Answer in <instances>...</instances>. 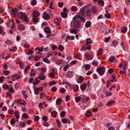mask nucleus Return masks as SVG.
Returning a JSON list of instances; mask_svg holds the SVG:
<instances>
[{"label": "nucleus", "instance_id": "nucleus-54", "mask_svg": "<svg viewBox=\"0 0 130 130\" xmlns=\"http://www.w3.org/2000/svg\"><path fill=\"white\" fill-rule=\"evenodd\" d=\"M19 126L20 127L22 126V127H24L25 126V122H23L22 123L21 122L19 124Z\"/></svg>", "mask_w": 130, "mask_h": 130}, {"label": "nucleus", "instance_id": "nucleus-44", "mask_svg": "<svg viewBox=\"0 0 130 130\" xmlns=\"http://www.w3.org/2000/svg\"><path fill=\"white\" fill-rule=\"evenodd\" d=\"M114 102V101H113L108 102L107 103L106 105L108 107L110 106Z\"/></svg>", "mask_w": 130, "mask_h": 130}, {"label": "nucleus", "instance_id": "nucleus-43", "mask_svg": "<svg viewBox=\"0 0 130 130\" xmlns=\"http://www.w3.org/2000/svg\"><path fill=\"white\" fill-rule=\"evenodd\" d=\"M5 43L7 45H9L12 44L11 41L9 40H7L6 41Z\"/></svg>", "mask_w": 130, "mask_h": 130}, {"label": "nucleus", "instance_id": "nucleus-51", "mask_svg": "<svg viewBox=\"0 0 130 130\" xmlns=\"http://www.w3.org/2000/svg\"><path fill=\"white\" fill-rule=\"evenodd\" d=\"M81 99V98L80 96L77 97L75 99V101L76 103L78 102Z\"/></svg>", "mask_w": 130, "mask_h": 130}, {"label": "nucleus", "instance_id": "nucleus-26", "mask_svg": "<svg viewBox=\"0 0 130 130\" xmlns=\"http://www.w3.org/2000/svg\"><path fill=\"white\" fill-rule=\"evenodd\" d=\"M33 88L34 90L35 94L36 95L38 94L39 93V90H38V88H35V86H33Z\"/></svg>", "mask_w": 130, "mask_h": 130}, {"label": "nucleus", "instance_id": "nucleus-22", "mask_svg": "<svg viewBox=\"0 0 130 130\" xmlns=\"http://www.w3.org/2000/svg\"><path fill=\"white\" fill-rule=\"evenodd\" d=\"M43 61L48 64H49L50 62V60L46 57L44 58L43 59Z\"/></svg>", "mask_w": 130, "mask_h": 130}, {"label": "nucleus", "instance_id": "nucleus-48", "mask_svg": "<svg viewBox=\"0 0 130 130\" xmlns=\"http://www.w3.org/2000/svg\"><path fill=\"white\" fill-rule=\"evenodd\" d=\"M21 100V99H19L17 100H16L14 101L13 103L15 104H18L19 103Z\"/></svg>", "mask_w": 130, "mask_h": 130}, {"label": "nucleus", "instance_id": "nucleus-39", "mask_svg": "<svg viewBox=\"0 0 130 130\" xmlns=\"http://www.w3.org/2000/svg\"><path fill=\"white\" fill-rule=\"evenodd\" d=\"M77 10V8L75 6H73L72 7L71 10L73 11H75Z\"/></svg>", "mask_w": 130, "mask_h": 130}, {"label": "nucleus", "instance_id": "nucleus-34", "mask_svg": "<svg viewBox=\"0 0 130 130\" xmlns=\"http://www.w3.org/2000/svg\"><path fill=\"white\" fill-rule=\"evenodd\" d=\"M56 122L57 123L58 127L59 128H61V125L60 121L58 119H57Z\"/></svg>", "mask_w": 130, "mask_h": 130}, {"label": "nucleus", "instance_id": "nucleus-60", "mask_svg": "<svg viewBox=\"0 0 130 130\" xmlns=\"http://www.w3.org/2000/svg\"><path fill=\"white\" fill-rule=\"evenodd\" d=\"M63 5V3H60V2H58V6L60 7H62Z\"/></svg>", "mask_w": 130, "mask_h": 130}, {"label": "nucleus", "instance_id": "nucleus-52", "mask_svg": "<svg viewBox=\"0 0 130 130\" xmlns=\"http://www.w3.org/2000/svg\"><path fill=\"white\" fill-rule=\"evenodd\" d=\"M50 77L52 78H54L55 77V76L53 73L51 72L49 74Z\"/></svg>", "mask_w": 130, "mask_h": 130}, {"label": "nucleus", "instance_id": "nucleus-10", "mask_svg": "<svg viewBox=\"0 0 130 130\" xmlns=\"http://www.w3.org/2000/svg\"><path fill=\"white\" fill-rule=\"evenodd\" d=\"M42 17L44 19H48L50 18L49 15L45 11H44L42 16Z\"/></svg>", "mask_w": 130, "mask_h": 130}, {"label": "nucleus", "instance_id": "nucleus-7", "mask_svg": "<svg viewBox=\"0 0 130 130\" xmlns=\"http://www.w3.org/2000/svg\"><path fill=\"white\" fill-rule=\"evenodd\" d=\"M61 22L60 19L58 18H55L54 21V23L57 25H59Z\"/></svg>", "mask_w": 130, "mask_h": 130}, {"label": "nucleus", "instance_id": "nucleus-38", "mask_svg": "<svg viewBox=\"0 0 130 130\" xmlns=\"http://www.w3.org/2000/svg\"><path fill=\"white\" fill-rule=\"evenodd\" d=\"M10 123L11 125H14L15 122V120L13 118H12L10 120Z\"/></svg>", "mask_w": 130, "mask_h": 130}, {"label": "nucleus", "instance_id": "nucleus-35", "mask_svg": "<svg viewBox=\"0 0 130 130\" xmlns=\"http://www.w3.org/2000/svg\"><path fill=\"white\" fill-rule=\"evenodd\" d=\"M12 77L13 78H16V80L20 78V76L17 74H14L12 76Z\"/></svg>", "mask_w": 130, "mask_h": 130}, {"label": "nucleus", "instance_id": "nucleus-32", "mask_svg": "<svg viewBox=\"0 0 130 130\" xmlns=\"http://www.w3.org/2000/svg\"><path fill=\"white\" fill-rule=\"evenodd\" d=\"M115 59V57L113 56H112L110 57L109 58L108 60L109 62H111L113 61Z\"/></svg>", "mask_w": 130, "mask_h": 130}, {"label": "nucleus", "instance_id": "nucleus-46", "mask_svg": "<svg viewBox=\"0 0 130 130\" xmlns=\"http://www.w3.org/2000/svg\"><path fill=\"white\" fill-rule=\"evenodd\" d=\"M10 71H5L3 72V74L5 75H7L9 74Z\"/></svg>", "mask_w": 130, "mask_h": 130}, {"label": "nucleus", "instance_id": "nucleus-8", "mask_svg": "<svg viewBox=\"0 0 130 130\" xmlns=\"http://www.w3.org/2000/svg\"><path fill=\"white\" fill-rule=\"evenodd\" d=\"M84 57L87 60H91L93 58V57L89 54H85Z\"/></svg>", "mask_w": 130, "mask_h": 130}, {"label": "nucleus", "instance_id": "nucleus-40", "mask_svg": "<svg viewBox=\"0 0 130 130\" xmlns=\"http://www.w3.org/2000/svg\"><path fill=\"white\" fill-rule=\"evenodd\" d=\"M78 86L77 85L76 86L73 88V91L75 92H77L78 91Z\"/></svg>", "mask_w": 130, "mask_h": 130}, {"label": "nucleus", "instance_id": "nucleus-33", "mask_svg": "<svg viewBox=\"0 0 130 130\" xmlns=\"http://www.w3.org/2000/svg\"><path fill=\"white\" fill-rule=\"evenodd\" d=\"M33 21L34 24H36L38 22V20L37 17H34L33 18Z\"/></svg>", "mask_w": 130, "mask_h": 130}, {"label": "nucleus", "instance_id": "nucleus-25", "mask_svg": "<svg viewBox=\"0 0 130 130\" xmlns=\"http://www.w3.org/2000/svg\"><path fill=\"white\" fill-rule=\"evenodd\" d=\"M98 3L101 6H103L104 5V2L102 0H100L98 1Z\"/></svg>", "mask_w": 130, "mask_h": 130}, {"label": "nucleus", "instance_id": "nucleus-58", "mask_svg": "<svg viewBox=\"0 0 130 130\" xmlns=\"http://www.w3.org/2000/svg\"><path fill=\"white\" fill-rule=\"evenodd\" d=\"M9 91L12 93H13L14 92V89L12 87H10L9 89Z\"/></svg>", "mask_w": 130, "mask_h": 130}, {"label": "nucleus", "instance_id": "nucleus-18", "mask_svg": "<svg viewBox=\"0 0 130 130\" xmlns=\"http://www.w3.org/2000/svg\"><path fill=\"white\" fill-rule=\"evenodd\" d=\"M84 80V78L81 76H79V78L78 80L77 81V82L78 83H80L82 82Z\"/></svg>", "mask_w": 130, "mask_h": 130}, {"label": "nucleus", "instance_id": "nucleus-53", "mask_svg": "<svg viewBox=\"0 0 130 130\" xmlns=\"http://www.w3.org/2000/svg\"><path fill=\"white\" fill-rule=\"evenodd\" d=\"M105 16L107 18L110 19L111 18V17L110 14L108 13H106L105 14Z\"/></svg>", "mask_w": 130, "mask_h": 130}, {"label": "nucleus", "instance_id": "nucleus-37", "mask_svg": "<svg viewBox=\"0 0 130 130\" xmlns=\"http://www.w3.org/2000/svg\"><path fill=\"white\" fill-rule=\"evenodd\" d=\"M64 47L62 45H59L58 48L60 50L61 52H62L64 49Z\"/></svg>", "mask_w": 130, "mask_h": 130}, {"label": "nucleus", "instance_id": "nucleus-13", "mask_svg": "<svg viewBox=\"0 0 130 130\" xmlns=\"http://www.w3.org/2000/svg\"><path fill=\"white\" fill-rule=\"evenodd\" d=\"M41 74L39 76L38 78L40 80H44L45 79V76L43 73H41Z\"/></svg>", "mask_w": 130, "mask_h": 130}, {"label": "nucleus", "instance_id": "nucleus-55", "mask_svg": "<svg viewBox=\"0 0 130 130\" xmlns=\"http://www.w3.org/2000/svg\"><path fill=\"white\" fill-rule=\"evenodd\" d=\"M60 92L62 93H64L66 91V89L64 88H63L60 89Z\"/></svg>", "mask_w": 130, "mask_h": 130}, {"label": "nucleus", "instance_id": "nucleus-63", "mask_svg": "<svg viewBox=\"0 0 130 130\" xmlns=\"http://www.w3.org/2000/svg\"><path fill=\"white\" fill-rule=\"evenodd\" d=\"M113 72V70L112 68H110L108 71V73L110 74H111Z\"/></svg>", "mask_w": 130, "mask_h": 130}, {"label": "nucleus", "instance_id": "nucleus-11", "mask_svg": "<svg viewBox=\"0 0 130 130\" xmlns=\"http://www.w3.org/2000/svg\"><path fill=\"white\" fill-rule=\"evenodd\" d=\"M24 15V14L22 13L21 12H19L18 13L17 16L16 15V16L17 18L22 19Z\"/></svg>", "mask_w": 130, "mask_h": 130}, {"label": "nucleus", "instance_id": "nucleus-17", "mask_svg": "<svg viewBox=\"0 0 130 130\" xmlns=\"http://www.w3.org/2000/svg\"><path fill=\"white\" fill-rule=\"evenodd\" d=\"M86 87V84L84 83L80 86V88L82 90H85Z\"/></svg>", "mask_w": 130, "mask_h": 130}, {"label": "nucleus", "instance_id": "nucleus-23", "mask_svg": "<svg viewBox=\"0 0 130 130\" xmlns=\"http://www.w3.org/2000/svg\"><path fill=\"white\" fill-rule=\"evenodd\" d=\"M62 102V99L61 98H58L56 101V104L57 105L60 104Z\"/></svg>", "mask_w": 130, "mask_h": 130}, {"label": "nucleus", "instance_id": "nucleus-4", "mask_svg": "<svg viewBox=\"0 0 130 130\" xmlns=\"http://www.w3.org/2000/svg\"><path fill=\"white\" fill-rule=\"evenodd\" d=\"M12 12V16L14 17H15L17 15V12L18 11V9L17 8H15L14 9H12L11 10Z\"/></svg>", "mask_w": 130, "mask_h": 130}, {"label": "nucleus", "instance_id": "nucleus-27", "mask_svg": "<svg viewBox=\"0 0 130 130\" xmlns=\"http://www.w3.org/2000/svg\"><path fill=\"white\" fill-rule=\"evenodd\" d=\"M57 114V112L56 111H54L52 112L51 113V116L54 118H55L56 117Z\"/></svg>", "mask_w": 130, "mask_h": 130}, {"label": "nucleus", "instance_id": "nucleus-1", "mask_svg": "<svg viewBox=\"0 0 130 130\" xmlns=\"http://www.w3.org/2000/svg\"><path fill=\"white\" fill-rule=\"evenodd\" d=\"M86 7H84L81 8L79 12L73 18V28L77 29L80 27L81 26V21L83 22L85 21L84 17L88 19L91 17L92 15L90 10L88 9L86 10L85 9Z\"/></svg>", "mask_w": 130, "mask_h": 130}, {"label": "nucleus", "instance_id": "nucleus-15", "mask_svg": "<svg viewBox=\"0 0 130 130\" xmlns=\"http://www.w3.org/2000/svg\"><path fill=\"white\" fill-rule=\"evenodd\" d=\"M77 30L74 29H71L70 30V32L71 34H76L77 32Z\"/></svg>", "mask_w": 130, "mask_h": 130}, {"label": "nucleus", "instance_id": "nucleus-20", "mask_svg": "<svg viewBox=\"0 0 130 130\" xmlns=\"http://www.w3.org/2000/svg\"><path fill=\"white\" fill-rule=\"evenodd\" d=\"M91 24V23L90 21H87L86 23L85 24V26L89 28L90 27Z\"/></svg>", "mask_w": 130, "mask_h": 130}, {"label": "nucleus", "instance_id": "nucleus-50", "mask_svg": "<svg viewBox=\"0 0 130 130\" xmlns=\"http://www.w3.org/2000/svg\"><path fill=\"white\" fill-rule=\"evenodd\" d=\"M85 68L86 70H89L90 68V66L89 64H87L85 66Z\"/></svg>", "mask_w": 130, "mask_h": 130}, {"label": "nucleus", "instance_id": "nucleus-28", "mask_svg": "<svg viewBox=\"0 0 130 130\" xmlns=\"http://www.w3.org/2000/svg\"><path fill=\"white\" fill-rule=\"evenodd\" d=\"M18 28L20 30H24L25 27L24 26L22 25H21L18 26Z\"/></svg>", "mask_w": 130, "mask_h": 130}, {"label": "nucleus", "instance_id": "nucleus-12", "mask_svg": "<svg viewBox=\"0 0 130 130\" xmlns=\"http://www.w3.org/2000/svg\"><path fill=\"white\" fill-rule=\"evenodd\" d=\"M62 122L64 124H66L68 123H69L70 122V121L68 118H64L62 119Z\"/></svg>", "mask_w": 130, "mask_h": 130}, {"label": "nucleus", "instance_id": "nucleus-62", "mask_svg": "<svg viewBox=\"0 0 130 130\" xmlns=\"http://www.w3.org/2000/svg\"><path fill=\"white\" fill-rule=\"evenodd\" d=\"M20 86V84L18 83H17L16 84H15L14 85V88L16 89H18Z\"/></svg>", "mask_w": 130, "mask_h": 130}, {"label": "nucleus", "instance_id": "nucleus-47", "mask_svg": "<svg viewBox=\"0 0 130 130\" xmlns=\"http://www.w3.org/2000/svg\"><path fill=\"white\" fill-rule=\"evenodd\" d=\"M67 38H68V39L71 40H74L75 38L74 37L72 36H70L69 35H68V36H67Z\"/></svg>", "mask_w": 130, "mask_h": 130}, {"label": "nucleus", "instance_id": "nucleus-64", "mask_svg": "<svg viewBox=\"0 0 130 130\" xmlns=\"http://www.w3.org/2000/svg\"><path fill=\"white\" fill-rule=\"evenodd\" d=\"M125 3L128 5H130V0H125Z\"/></svg>", "mask_w": 130, "mask_h": 130}, {"label": "nucleus", "instance_id": "nucleus-2", "mask_svg": "<svg viewBox=\"0 0 130 130\" xmlns=\"http://www.w3.org/2000/svg\"><path fill=\"white\" fill-rule=\"evenodd\" d=\"M105 71V67H102L100 68L97 69V71L100 75L104 74Z\"/></svg>", "mask_w": 130, "mask_h": 130}, {"label": "nucleus", "instance_id": "nucleus-30", "mask_svg": "<svg viewBox=\"0 0 130 130\" xmlns=\"http://www.w3.org/2000/svg\"><path fill=\"white\" fill-rule=\"evenodd\" d=\"M86 116L88 117L91 116L92 115L91 112L89 111H87L85 113Z\"/></svg>", "mask_w": 130, "mask_h": 130}, {"label": "nucleus", "instance_id": "nucleus-41", "mask_svg": "<svg viewBox=\"0 0 130 130\" xmlns=\"http://www.w3.org/2000/svg\"><path fill=\"white\" fill-rule=\"evenodd\" d=\"M103 49L102 48H100L99 50V52L98 55H101L103 53Z\"/></svg>", "mask_w": 130, "mask_h": 130}, {"label": "nucleus", "instance_id": "nucleus-21", "mask_svg": "<svg viewBox=\"0 0 130 130\" xmlns=\"http://www.w3.org/2000/svg\"><path fill=\"white\" fill-rule=\"evenodd\" d=\"M17 47L15 46H14L11 47L9 50V51L10 52H15L17 51Z\"/></svg>", "mask_w": 130, "mask_h": 130}, {"label": "nucleus", "instance_id": "nucleus-31", "mask_svg": "<svg viewBox=\"0 0 130 130\" xmlns=\"http://www.w3.org/2000/svg\"><path fill=\"white\" fill-rule=\"evenodd\" d=\"M61 14L62 17L63 18H66L67 15V14L66 12H62Z\"/></svg>", "mask_w": 130, "mask_h": 130}, {"label": "nucleus", "instance_id": "nucleus-9", "mask_svg": "<svg viewBox=\"0 0 130 130\" xmlns=\"http://www.w3.org/2000/svg\"><path fill=\"white\" fill-rule=\"evenodd\" d=\"M40 13L36 10H35L32 13V15L34 17H37L39 16Z\"/></svg>", "mask_w": 130, "mask_h": 130}, {"label": "nucleus", "instance_id": "nucleus-36", "mask_svg": "<svg viewBox=\"0 0 130 130\" xmlns=\"http://www.w3.org/2000/svg\"><path fill=\"white\" fill-rule=\"evenodd\" d=\"M63 62V60L62 59H58L56 61V62L57 64H60Z\"/></svg>", "mask_w": 130, "mask_h": 130}, {"label": "nucleus", "instance_id": "nucleus-3", "mask_svg": "<svg viewBox=\"0 0 130 130\" xmlns=\"http://www.w3.org/2000/svg\"><path fill=\"white\" fill-rule=\"evenodd\" d=\"M86 43L87 46V49L88 50H90L91 48V45L90 44L92 43V41L90 38H89L87 39L86 41Z\"/></svg>", "mask_w": 130, "mask_h": 130}, {"label": "nucleus", "instance_id": "nucleus-14", "mask_svg": "<svg viewBox=\"0 0 130 130\" xmlns=\"http://www.w3.org/2000/svg\"><path fill=\"white\" fill-rule=\"evenodd\" d=\"M23 19L24 21L26 22L27 23H28L29 21L28 19V17L27 15L25 13L24 14V16L23 17Z\"/></svg>", "mask_w": 130, "mask_h": 130}, {"label": "nucleus", "instance_id": "nucleus-49", "mask_svg": "<svg viewBox=\"0 0 130 130\" xmlns=\"http://www.w3.org/2000/svg\"><path fill=\"white\" fill-rule=\"evenodd\" d=\"M56 82L54 81H52L50 82L49 84L50 86H52L56 84Z\"/></svg>", "mask_w": 130, "mask_h": 130}, {"label": "nucleus", "instance_id": "nucleus-57", "mask_svg": "<svg viewBox=\"0 0 130 130\" xmlns=\"http://www.w3.org/2000/svg\"><path fill=\"white\" fill-rule=\"evenodd\" d=\"M65 111H62L60 113V115L62 117H64L65 115Z\"/></svg>", "mask_w": 130, "mask_h": 130}, {"label": "nucleus", "instance_id": "nucleus-59", "mask_svg": "<svg viewBox=\"0 0 130 130\" xmlns=\"http://www.w3.org/2000/svg\"><path fill=\"white\" fill-rule=\"evenodd\" d=\"M37 2L36 0H33L31 5L33 6L37 4Z\"/></svg>", "mask_w": 130, "mask_h": 130}, {"label": "nucleus", "instance_id": "nucleus-45", "mask_svg": "<svg viewBox=\"0 0 130 130\" xmlns=\"http://www.w3.org/2000/svg\"><path fill=\"white\" fill-rule=\"evenodd\" d=\"M70 67L69 64H67L63 68V70L65 71H67L68 68Z\"/></svg>", "mask_w": 130, "mask_h": 130}, {"label": "nucleus", "instance_id": "nucleus-56", "mask_svg": "<svg viewBox=\"0 0 130 130\" xmlns=\"http://www.w3.org/2000/svg\"><path fill=\"white\" fill-rule=\"evenodd\" d=\"M57 90V88L56 87H54L52 88L51 91L53 92H55Z\"/></svg>", "mask_w": 130, "mask_h": 130}, {"label": "nucleus", "instance_id": "nucleus-5", "mask_svg": "<svg viewBox=\"0 0 130 130\" xmlns=\"http://www.w3.org/2000/svg\"><path fill=\"white\" fill-rule=\"evenodd\" d=\"M85 7H86L85 8V9L86 10H87L88 9H88L86 10V8H88V7H89L88 5H87ZM90 11H91V12L92 13H96L97 10L96 8V7H94V6L92 7L91 9V10L90 9Z\"/></svg>", "mask_w": 130, "mask_h": 130}, {"label": "nucleus", "instance_id": "nucleus-6", "mask_svg": "<svg viewBox=\"0 0 130 130\" xmlns=\"http://www.w3.org/2000/svg\"><path fill=\"white\" fill-rule=\"evenodd\" d=\"M74 72L72 71H68L67 72L66 76L67 78H71L72 77L73 75Z\"/></svg>", "mask_w": 130, "mask_h": 130}, {"label": "nucleus", "instance_id": "nucleus-42", "mask_svg": "<svg viewBox=\"0 0 130 130\" xmlns=\"http://www.w3.org/2000/svg\"><path fill=\"white\" fill-rule=\"evenodd\" d=\"M127 28L126 27H123L121 30V31L122 33H125L127 30Z\"/></svg>", "mask_w": 130, "mask_h": 130}, {"label": "nucleus", "instance_id": "nucleus-16", "mask_svg": "<svg viewBox=\"0 0 130 130\" xmlns=\"http://www.w3.org/2000/svg\"><path fill=\"white\" fill-rule=\"evenodd\" d=\"M89 100L90 98L89 97H84L82 99V101L83 103H85L88 101Z\"/></svg>", "mask_w": 130, "mask_h": 130}, {"label": "nucleus", "instance_id": "nucleus-19", "mask_svg": "<svg viewBox=\"0 0 130 130\" xmlns=\"http://www.w3.org/2000/svg\"><path fill=\"white\" fill-rule=\"evenodd\" d=\"M44 31L46 32L47 33H51V31L48 27H46L44 29Z\"/></svg>", "mask_w": 130, "mask_h": 130}, {"label": "nucleus", "instance_id": "nucleus-29", "mask_svg": "<svg viewBox=\"0 0 130 130\" xmlns=\"http://www.w3.org/2000/svg\"><path fill=\"white\" fill-rule=\"evenodd\" d=\"M15 116L16 118L18 119L19 118L20 116L19 113L18 111H16L15 112Z\"/></svg>", "mask_w": 130, "mask_h": 130}, {"label": "nucleus", "instance_id": "nucleus-61", "mask_svg": "<svg viewBox=\"0 0 130 130\" xmlns=\"http://www.w3.org/2000/svg\"><path fill=\"white\" fill-rule=\"evenodd\" d=\"M42 119L44 121H46L47 120V118L46 116H44L42 118Z\"/></svg>", "mask_w": 130, "mask_h": 130}, {"label": "nucleus", "instance_id": "nucleus-24", "mask_svg": "<svg viewBox=\"0 0 130 130\" xmlns=\"http://www.w3.org/2000/svg\"><path fill=\"white\" fill-rule=\"evenodd\" d=\"M92 64L95 67H97L98 65V62L97 61L94 60L93 61Z\"/></svg>", "mask_w": 130, "mask_h": 130}]
</instances>
